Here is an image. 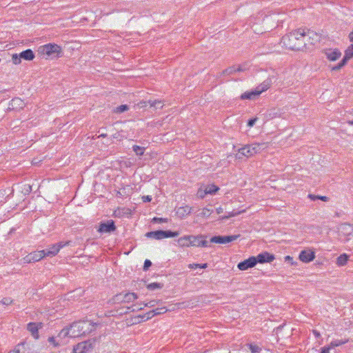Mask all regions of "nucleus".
<instances>
[{
	"mask_svg": "<svg viewBox=\"0 0 353 353\" xmlns=\"http://www.w3.org/2000/svg\"><path fill=\"white\" fill-rule=\"evenodd\" d=\"M169 310H168L165 307H158L155 310H153L154 315H159L165 313Z\"/></svg>",
	"mask_w": 353,
	"mask_h": 353,
	"instance_id": "nucleus-40",
	"label": "nucleus"
},
{
	"mask_svg": "<svg viewBox=\"0 0 353 353\" xmlns=\"http://www.w3.org/2000/svg\"><path fill=\"white\" fill-rule=\"evenodd\" d=\"M154 316L155 315H154V311L151 310L143 316H139V317H140L141 319H145L144 321H146V320H149V319H152Z\"/></svg>",
	"mask_w": 353,
	"mask_h": 353,
	"instance_id": "nucleus-41",
	"label": "nucleus"
},
{
	"mask_svg": "<svg viewBox=\"0 0 353 353\" xmlns=\"http://www.w3.org/2000/svg\"><path fill=\"white\" fill-rule=\"evenodd\" d=\"M314 253L310 250H303L299 254V259L305 263L312 261L314 259Z\"/></svg>",
	"mask_w": 353,
	"mask_h": 353,
	"instance_id": "nucleus-16",
	"label": "nucleus"
},
{
	"mask_svg": "<svg viewBox=\"0 0 353 353\" xmlns=\"http://www.w3.org/2000/svg\"><path fill=\"white\" fill-rule=\"evenodd\" d=\"M179 235V232H172L170 230L164 231L163 230V238H170V237H175Z\"/></svg>",
	"mask_w": 353,
	"mask_h": 353,
	"instance_id": "nucleus-32",
	"label": "nucleus"
},
{
	"mask_svg": "<svg viewBox=\"0 0 353 353\" xmlns=\"http://www.w3.org/2000/svg\"><path fill=\"white\" fill-rule=\"evenodd\" d=\"M65 244H63V243H59L56 245H52L49 249L43 250L45 253V256H55L60 249L63 248Z\"/></svg>",
	"mask_w": 353,
	"mask_h": 353,
	"instance_id": "nucleus-15",
	"label": "nucleus"
},
{
	"mask_svg": "<svg viewBox=\"0 0 353 353\" xmlns=\"http://www.w3.org/2000/svg\"><path fill=\"white\" fill-rule=\"evenodd\" d=\"M270 85V81L266 80L263 81L260 85L256 87L254 90L247 91L241 94V99L243 100L249 99L253 100L259 97L263 92L267 90Z\"/></svg>",
	"mask_w": 353,
	"mask_h": 353,
	"instance_id": "nucleus-4",
	"label": "nucleus"
},
{
	"mask_svg": "<svg viewBox=\"0 0 353 353\" xmlns=\"http://www.w3.org/2000/svg\"><path fill=\"white\" fill-rule=\"evenodd\" d=\"M20 57L27 61H31L34 58V54L32 50L28 49L20 53Z\"/></svg>",
	"mask_w": 353,
	"mask_h": 353,
	"instance_id": "nucleus-23",
	"label": "nucleus"
},
{
	"mask_svg": "<svg viewBox=\"0 0 353 353\" xmlns=\"http://www.w3.org/2000/svg\"><path fill=\"white\" fill-rule=\"evenodd\" d=\"M205 194H205V191L204 192H202L201 190L198 191V196L201 198H203Z\"/></svg>",
	"mask_w": 353,
	"mask_h": 353,
	"instance_id": "nucleus-57",
	"label": "nucleus"
},
{
	"mask_svg": "<svg viewBox=\"0 0 353 353\" xmlns=\"http://www.w3.org/2000/svg\"><path fill=\"white\" fill-rule=\"evenodd\" d=\"M48 342L52 344L54 347H59L63 343V341H60L59 339L57 341L54 336L49 337Z\"/></svg>",
	"mask_w": 353,
	"mask_h": 353,
	"instance_id": "nucleus-35",
	"label": "nucleus"
},
{
	"mask_svg": "<svg viewBox=\"0 0 353 353\" xmlns=\"http://www.w3.org/2000/svg\"><path fill=\"white\" fill-rule=\"evenodd\" d=\"M256 121H257V118H254V119H250L248 122V125L250 128L252 127L255 124Z\"/></svg>",
	"mask_w": 353,
	"mask_h": 353,
	"instance_id": "nucleus-49",
	"label": "nucleus"
},
{
	"mask_svg": "<svg viewBox=\"0 0 353 353\" xmlns=\"http://www.w3.org/2000/svg\"><path fill=\"white\" fill-rule=\"evenodd\" d=\"M199 266H200V264H197V263H192V264L189 265V268L191 269H195V268H199Z\"/></svg>",
	"mask_w": 353,
	"mask_h": 353,
	"instance_id": "nucleus-54",
	"label": "nucleus"
},
{
	"mask_svg": "<svg viewBox=\"0 0 353 353\" xmlns=\"http://www.w3.org/2000/svg\"><path fill=\"white\" fill-rule=\"evenodd\" d=\"M163 284L159 283H152L147 285V288L150 290H154L156 289L162 288Z\"/></svg>",
	"mask_w": 353,
	"mask_h": 353,
	"instance_id": "nucleus-34",
	"label": "nucleus"
},
{
	"mask_svg": "<svg viewBox=\"0 0 353 353\" xmlns=\"http://www.w3.org/2000/svg\"><path fill=\"white\" fill-rule=\"evenodd\" d=\"M239 234L231 236H215L211 238L210 242L225 244L236 240L238 238H239Z\"/></svg>",
	"mask_w": 353,
	"mask_h": 353,
	"instance_id": "nucleus-10",
	"label": "nucleus"
},
{
	"mask_svg": "<svg viewBox=\"0 0 353 353\" xmlns=\"http://www.w3.org/2000/svg\"><path fill=\"white\" fill-rule=\"evenodd\" d=\"M235 72H236V67L235 66H232V67H229L227 69L224 70L222 72V74L230 75V74H233Z\"/></svg>",
	"mask_w": 353,
	"mask_h": 353,
	"instance_id": "nucleus-38",
	"label": "nucleus"
},
{
	"mask_svg": "<svg viewBox=\"0 0 353 353\" xmlns=\"http://www.w3.org/2000/svg\"><path fill=\"white\" fill-rule=\"evenodd\" d=\"M24 102L19 98L12 99L10 106L12 109L20 110L24 107Z\"/></svg>",
	"mask_w": 353,
	"mask_h": 353,
	"instance_id": "nucleus-20",
	"label": "nucleus"
},
{
	"mask_svg": "<svg viewBox=\"0 0 353 353\" xmlns=\"http://www.w3.org/2000/svg\"><path fill=\"white\" fill-rule=\"evenodd\" d=\"M160 301L159 300H152L145 303H143V307H153L159 304Z\"/></svg>",
	"mask_w": 353,
	"mask_h": 353,
	"instance_id": "nucleus-39",
	"label": "nucleus"
},
{
	"mask_svg": "<svg viewBox=\"0 0 353 353\" xmlns=\"http://www.w3.org/2000/svg\"><path fill=\"white\" fill-rule=\"evenodd\" d=\"M133 151L136 153L138 156H142L144 154L145 152V148L141 147L137 145H133L132 147Z\"/></svg>",
	"mask_w": 353,
	"mask_h": 353,
	"instance_id": "nucleus-33",
	"label": "nucleus"
},
{
	"mask_svg": "<svg viewBox=\"0 0 353 353\" xmlns=\"http://www.w3.org/2000/svg\"><path fill=\"white\" fill-rule=\"evenodd\" d=\"M349 256L346 254H341L338 258L336 261V263L339 266H343L345 265L347 261H348Z\"/></svg>",
	"mask_w": 353,
	"mask_h": 353,
	"instance_id": "nucleus-26",
	"label": "nucleus"
},
{
	"mask_svg": "<svg viewBox=\"0 0 353 353\" xmlns=\"http://www.w3.org/2000/svg\"><path fill=\"white\" fill-rule=\"evenodd\" d=\"M249 349L252 352V353H258L261 350L258 345L252 344L249 345Z\"/></svg>",
	"mask_w": 353,
	"mask_h": 353,
	"instance_id": "nucleus-43",
	"label": "nucleus"
},
{
	"mask_svg": "<svg viewBox=\"0 0 353 353\" xmlns=\"http://www.w3.org/2000/svg\"><path fill=\"white\" fill-rule=\"evenodd\" d=\"M203 238V236H192V235H190V243L189 244H190V246H197L199 247V241H200V239H202Z\"/></svg>",
	"mask_w": 353,
	"mask_h": 353,
	"instance_id": "nucleus-27",
	"label": "nucleus"
},
{
	"mask_svg": "<svg viewBox=\"0 0 353 353\" xmlns=\"http://www.w3.org/2000/svg\"><path fill=\"white\" fill-rule=\"evenodd\" d=\"M152 265V262L148 260V259H146L144 262V265H143V270H147L150 266Z\"/></svg>",
	"mask_w": 353,
	"mask_h": 353,
	"instance_id": "nucleus-47",
	"label": "nucleus"
},
{
	"mask_svg": "<svg viewBox=\"0 0 353 353\" xmlns=\"http://www.w3.org/2000/svg\"><path fill=\"white\" fill-rule=\"evenodd\" d=\"M267 148V143H252L250 145H245L239 150L238 153L236 154L237 159H241L243 157H250L265 150Z\"/></svg>",
	"mask_w": 353,
	"mask_h": 353,
	"instance_id": "nucleus-3",
	"label": "nucleus"
},
{
	"mask_svg": "<svg viewBox=\"0 0 353 353\" xmlns=\"http://www.w3.org/2000/svg\"><path fill=\"white\" fill-rule=\"evenodd\" d=\"M106 137V134H101L99 136V137Z\"/></svg>",
	"mask_w": 353,
	"mask_h": 353,
	"instance_id": "nucleus-64",
	"label": "nucleus"
},
{
	"mask_svg": "<svg viewBox=\"0 0 353 353\" xmlns=\"http://www.w3.org/2000/svg\"><path fill=\"white\" fill-rule=\"evenodd\" d=\"M39 327H41V323L37 324L34 323H30L28 324V330L31 332L32 335L35 338L38 339V330Z\"/></svg>",
	"mask_w": 353,
	"mask_h": 353,
	"instance_id": "nucleus-18",
	"label": "nucleus"
},
{
	"mask_svg": "<svg viewBox=\"0 0 353 353\" xmlns=\"http://www.w3.org/2000/svg\"><path fill=\"white\" fill-rule=\"evenodd\" d=\"M316 198H318V199H320L323 201H328V197L327 196H318Z\"/></svg>",
	"mask_w": 353,
	"mask_h": 353,
	"instance_id": "nucleus-55",
	"label": "nucleus"
},
{
	"mask_svg": "<svg viewBox=\"0 0 353 353\" xmlns=\"http://www.w3.org/2000/svg\"><path fill=\"white\" fill-rule=\"evenodd\" d=\"M207 266H208L207 263H203V264H201V265L200 264L199 268H207Z\"/></svg>",
	"mask_w": 353,
	"mask_h": 353,
	"instance_id": "nucleus-61",
	"label": "nucleus"
},
{
	"mask_svg": "<svg viewBox=\"0 0 353 353\" xmlns=\"http://www.w3.org/2000/svg\"><path fill=\"white\" fill-rule=\"evenodd\" d=\"M71 330H70V326L66 327L62 329L60 332L59 333L57 338L60 341H63V339H64L66 337H71Z\"/></svg>",
	"mask_w": 353,
	"mask_h": 353,
	"instance_id": "nucleus-21",
	"label": "nucleus"
},
{
	"mask_svg": "<svg viewBox=\"0 0 353 353\" xmlns=\"http://www.w3.org/2000/svg\"><path fill=\"white\" fill-rule=\"evenodd\" d=\"M129 109L127 105H121L117 108H116L114 110L116 113H122L123 112L127 111Z\"/></svg>",
	"mask_w": 353,
	"mask_h": 353,
	"instance_id": "nucleus-37",
	"label": "nucleus"
},
{
	"mask_svg": "<svg viewBox=\"0 0 353 353\" xmlns=\"http://www.w3.org/2000/svg\"><path fill=\"white\" fill-rule=\"evenodd\" d=\"M320 38L321 36L314 31L307 30L305 32L304 30V39L305 42L307 43V46L310 45H314L320 41Z\"/></svg>",
	"mask_w": 353,
	"mask_h": 353,
	"instance_id": "nucleus-9",
	"label": "nucleus"
},
{
	"mask_svg": "<svg viewBox=\"0 0 353 353\" xmlns=\"http://www.w3.org/2000/svg\"><path fill=\"white\" fill-rule=\"evenodd\" d=\"M217 214H221L223 212V209L221 207L216 208V210Z\"/></svg>",
	"mask_w": 353,
	"mask_h": 353,
	"instance_id": "nucleus-58",
	"label": "nucleus"
},
{
	"mask_svg": "<svg viewBox=\"0 0 353 353\" xmlns=\"http://www.w3.org/2000/svg\"><path fill=\"white\" fill-rule=\"evenodd\" d=\"M148 103L150 107H153L155 109H161L163 107V103L160 100H149Z\"/></svg>",
	"mask_w": 353,
	"mask_h": 353,
	"instance_id": "nucleus-28",
	"label": "nucleus"
},
{
	"mask_svg": "<svg viewBox=\"0 0 353 353\" xmlns=\"http://www.w3.org/2000/svg\"><path fill=\"white\" fill-rule=\"evenodd\" d=\"M256 265V259L255 256H250L246 260L240 262L237 267L240 270H246L249 268H253Z\"/></svg>",
	"mask_w": 353,
	"mask_h": 353,
	"instance_id": "nucleus-13",
	"label": "nucleus"
},
{
	"mask_svg": "<svg viewBox=\"0 0 353 353\" xmlns=\"http://www.w3.org/2000/svg\"><path fill=\"white\" fill-rule=\"evenodd\" d=\"M139 106L143 108V107H146L148 105H149V103H148V101H141L139 103Z\"/></svg>",
	"mask_w": 353,
	"mask_h": 353,
	"instance_id": "nucleus-52",
	"label": "nucleus"
},
{
	"mask_svg": "<svg viewBox=\"0 0 353 353\" xmlns=\"http://www.w3.org/2000/svg\"><path fill=\"white\" fill-rule=\"evenodd\" d=\"M190 235L184 236L182 237H180L177 240L178 245L181 247H190Z\"/></svg>",
	"mask_w": 353,
	"mask_h": 353,
	"instance_id": "nucleus-24",
	"label": "nucleus"
},
{
	"mask_svg": "<svg viewBox=\"0 0 353 353\" xmlns=\"http://www.w3.org/2000/svg\"><path fill=\"white\" fill-rule=\"evenodd\" d=\"M21 57H20V54L18 55L17 54H14L12 57V60L14 64H19L21 63Z\"/></svg>",
	"mask_w": 353,
	"mask_h": 353,
	"instance_id": "nucleus-44",
	"label": "nucleus"
},
{
	"mask_svg": "<svg viewBox=\"0 0 353 353\" xmlns=\"http://www.w3.org/2000/svg\"><path fill=\"white\" fill-rule=\"evenodd\" d=\"M153 221L154 222H159V223H163V222H167L168 221V219H164V218H158V217H154L153 219Z\"/></svg>",
	"mask_w": 353,
	"mask_h": 353,
	"instance_id": "nucleus-48",
	"label": "nucleus"
},
{
	"mask_svg": "<svg viewBox=\"0 0 353 353\" xmlns=\"http://www.w3.org/2000/svg\"><path fill=\"white\" fill-rule=\"evenodd\" d=\"M281 42L287 48L292 50H302L307 48L304 39V30L299 29L282 37Z\"/></svg>",
	"mask_w": 353,
	"mask_h": 353,
	"instance_id": "nucleus-1",
	"label": "nucleus"
},
{
	"mask_svg": "<svg viewBox=\"0 0 353 353\" xmlns=\"http://www.w3.org/2000/svg\"><path fill=\"white\" fill-rule=\"evenodd\" d=\"M116 230V226L112 220L101 223L99 227L98 232L101 233H110Z\"/></svg>",
	"mask_w": 353,
	"mask_h": 353,
	"instance_id": "nucleus-12",
	"label": "nucleus"
},
{
	"mask_svg": "<svg viewBox=\"0 0 353 353\" xmlns=\"http://www.w3.org/2000/svg\"><path fill=\"white\" fill-rule=\"evenodd\" d=\"M39 52L48 56L61 52V48L55 43H48L39 48Z\"/></svg>",
	"mask_w": 353,
	"mask_h": 353,
	"instance_id": "nucleus-8",
	"label": "nucleus"
},
{
	"mask_svg": "<svg viewBox=\"0 0 353 353\" xmlns=\"http://www.w3.org/2000/svg\"><path fill=\"white\" fill-rule=\"evenodd\" d=\"M13 302V300L10 297H6L3 298L1 301L0 303H2L5 305H9Z\"/></svg>",
	"mask_w": 353,
	"mask_h": 353,
	"instance_id": "nucleus-45",
	"label": "nucleus"
},
{
	"mask_svg": "<svg viewBox=\"0 0 353 353\" xmlns=\"http://www.w3.org/2000/svg\"><path fill=\"white\" fill-rule=\"evenodd\" d=\"M244 70H245V68L243 66L239 65L237 68H236V72H241Z\"/></svg>",
	"mask_w": 353,
	"mask_h": 353,
	"instance_id": "nucleus-56",
	"label": "nucleus"
},
{
	"mask_svg": "<svg viewBox=\"0 0 353 353\" xmlns=\"http://www.w3.org/2000/svg\"><path fill=\"white\" fill-rule=\"evenodd\" d=\"M145 307H143V303H139V304H136V305H133L132 306H130V307H127V311L125 312H135V311H139V310H141L144 308Z\"/></svg>",
	"mask_w": 353,
	"mask_h": 353,
	"instance_id": "nucleus-30",
	"label": "nucleus"
},
{
	"mask_svg": "<svg viewBox=\"0 0 353 353\" xmlns=\"http://www.w3.org/2000/svg\"><path fill=\"white\" fill-rule=\"evenodd\" d=\"M308 196L312 199V200H316V199H318V198H316L318 196H315V195H313V194H309Z\"/></svg>",
	"mask_w": 353,
	"mask_h": 353,
	"instance_id": "nucleus-59",
	"label": "nucleus"
},
{
	"mask_svg": "<svg viewBox=\"0 0 353 353\" xmlns=\"http://www.w3.org/2000/svg\"><path fill=\"white\" fill-rule=\"evenodd\" d=\"M94 342L91 340L79 343L73 347V353H88L93 349Z\"/></svg>",
	"mask_w": 353,
	"mask_h": 353,
	"instance_id": "nucleus-7",
	"label": "nucleus"
},
{
	"mask_svg": "<svg viewBox=\"0 0 353 353\" xmlns=\"http://www.w3.org/2000/svg\"><path fill=\"white\" fill-rule=\"evenodd\" d=\"M245 212V210H233L232 212H228L227 215H225V216H220L219 217V219L220 220H225V219H228L229 218H231V217H233V216H237V215H239L243 212Z\"/></svg>",
	"mask_w": 353,
	"mask_h": 353,
	"instance_id": "nucleus-25",
	"label": "nucleus"
},
{
	"mask_svg": "<svg viewBox=\"0 0 353 353\" xmlns=\"http://www.w3.org/2000/svg\"><path fill=\"white\" fill-rule=\"evenodd\" d=\"M313 333L314 334V335L316 336V337H319L320 336V334L316 331V330H314L313 331Z\"/></svg>",
	"mask_w": 353,
	"mask_h": 353,
	"instance_id": "nucleus-62",
	"label": "nucleus"
},
{
	"mask_svg": "<svg viewBox=\"0 0 353 353\" xmlns=\"http://www.w3.org/2000/svg\"><path fill=\"white\" fill-rule=\"evenodd\" d=\"M346 342H347V341L336 340V341H332L329 346L331 348H333L334 347H337V346H339L341 345L345 344Z\"/></svg>",
	"mask_w": 353,
	"mask_h": 353,
	"instance_id": "nucleus-36",
	"label": "nucleus"
},
{
	"mask_svg": "<svg viewBox=\"0 0 353 353\" xmlns=\"http://www.w3.org/2000/svg\"><path fill=\"white\" fill-rule=\"evenodd\" d=\"M353 57V48L350 46L345 52V56L343 58L346 63L348 60Z\"/></svg>",
	"mask_w": 353,
	"mask_h": 353,
	"instance_id": "nucleus-29",
	"label": "nucleus"
},
{
	"mask_svg": "<svg viewBox=\"0 0 353 353\" xmlns=\"http://www.w3.org/2000/svg\"><path fill=\"white\" fill-rule=\"evenodd\" d=\"M212 210L205 208L202 210V212H201L200 215L204 217H208L212 214Z\"/></svg>",
	"mask_w": 353,
	"mask_h": 353,
	"instance_id": "nucleus-42",
	"label": "nucleus"
},
{
	"mask_svg": "<svg viewBox=\"0 0 353 353\" xmlns=\"http://www.w3.org/2000/svg\"><path fill=\"white\" fill-rule=\"evenodd\" d=\"M345 64H346V62L342 59L341 61L339 64H337L336 65H335L332 68V70H339L342 67H343Z\"/></svg>",
	"mask_w": 353,
	"mask_h": 353,
	"instance_id": "nucleus-46",
	"label": "nucleus"
},
{
	"mask_svg": "<svg viewBox=\"0 0 353 353\" xmlns=\"http://www.w3.org/2000/svg\"><path fill=\"white\" fill-rule=\"evenodd\" d=\"M142 199L144 202H149L152 200V198L150 196H143Z\"/></svg>",
	"mask_w": 353,
	"mask_h": 353,
	"instance_id": "nucleus-53",
	"label": "nucleus"
},
{
	"mask_svg": "<svg viewBox=\"0 0 353 353\" xmlns=\"http://www.w3.org/2000/svg\"><path fill=\"white\" fill-rule=\"evenodd\" d=\"M349 38L350 41L353 43V31L349 34Z\"/></svg>",
	"mask_w": 353,
	"mask_h": 353,
	"instance_id": "nucleus-60",
	"label": "nucleus"
},
{
	"mask_svg": "<svg viewBox=\"0 0 353 353\" xmlns=\"http://www.w3.org/2000/svg\"><path fill=\"white\" fill-rule=\"evenodd\" d=\"M138 299L137 294L134 292H128L125 294H117L115 295L112 301L114 303H130Z\"/></svg>",
	"mask_w": 353,
	"mask_h": 353,
	"instance_id": "nucleus-6",
	"label": "nucleus"
},
{
	"mask_svg": "<svg viewBox=\"0 0 353 353\" xmlns=\"http://www.w3.org/2000/svg\"><path fill=\"white\" fill-rule=\"evenodd\" d=\"M255 258L256 259V263H270L275 259L273 254L267 252H264L258 254L256 256H255Z\"/></svg>",
	"mask_w": 353,
	"mask_h": 353,
	"instance_id": "nucleus-14",
	"label": "nucleus"
},
{
	"mask_svg": "<svg viewBox=\"0 0 353 353\" xmlns=\"http://www.w3.org/2000/svg\"><path fill=\"white\" fill-rule=\"evenodd\" d=\"M192 208L188 205L180 207L176 209V214L181 219H183L190 214Z\"/></svg>",
	"mask_w": 353,
	"mask_h": 353,
	"instance_id": "nucleus-17",
	"label": "nucleus"
},
{
	"mask_svg": "<svg viewBox=\"0 0 353 353\" xmlns=\"http://www.w3.org/2000/svg\"><path fill=\"white\" fill-rule=\"evenodd\" d=\"M292 258L290 257V256H285V261H290V260H292Z\"/></svg>",
	"mask_w": 353,
	"mask_h": 353,
	"instance_id": "nucleus-63",
	"label": "nucleus"
},
{
	"mask_svg": "<svg viewBox=\"0 0 353 353\" xmlns=\"http://www.w3.org/2000/svg\"><path fill=\"white\" fill-rule=\"evenodd\" d=\"M325 55L330 61H334L340 57L341 53L338 50L330 49L325 52Z\"/></svg>",
	"mask_w": 353,
	"mask_h": 353,
	"instance_id": "nucleus-19",
	"label": "nucleus"
},
{
	"mask_svg": "<svg viewBox=\"0 0 353 353\" xmlns=\"http://www.w3.org/2000/svg\"><path fill=\"white\" fill-rule=\"evenodd\" d=\"M331 349V347L330 346H327V347H323L322 349H321V353H330V350Z\"/></svg>",
	"mask_w": 353,
	"mask_h": 353,
	"instance_id": "nucleus-51",
	"label": "nucleus"
},
{
	"mask_svg": "<svg viewBox=\"0 0 353 353\" xmlns=\"http://www.w3.org/2000/svg\"><path fill=\"white\" fill-rule=\"evenodd\" d=\"M199 246L201 247H208V242L205 240H201L199 241Z\"/></svg>",
	"mask_w": 353,
	"mask_h": 353,
	"instance_id": "nucleus-50",
	"label": "nucleus"
},
{
	"mask_svg": "<svg viewBox=\"0 0 353 353\" xmlns=\"http://www.w3.org/2000/svg\"><path fill=\"white\" fill-rule=\"evenodd\" d=\"M219 190V188L212 184V185H210L206 187V188L205 189V194H214L215 192H216L217 191Z\"/></svg>",
	"mask_w": 353,
	"mask_h": 353,
	"instance_id": "nucleus-31",
	"label": "nucleus"
},
{
	"mask_svg": "<svg viewBox=\"0 0 353 353\" xmlns=\"http://www.w3.org/2000/svg\"><path fill=\"white\" fill-rule=\"evenodd\" d=\"M339 233L341 238L345 241H350L353 239V225L345 223L340 225Z\"/></svg>",
	"mask_w": 353,
	"mask_h": 353,
	"instance_id": "nucleus-5",
	"label": "nucleus"
},
{
	"mask_svg": "<svg viewBox=\"0 0 353 353\" xmlns=\"http://www.w3.org/2000/svg\"><path fill=\"white\" fill-rule=\"evenodd\" d=\"M96 323L90 321L75 322L70 325L71 338L90 334L95 330Z\"/></svg>",
	"mask_w": 353,
	"mask_h": 353,
	"instance_id": "nucleus-2",
	"label": "nucleus"
},
{
	"mask_svg": "<svg viewBox=\"0 0 353 353\" xmlns=\"http://www.w3.org/2000/svg\"><path fill=\"white\" fill-rule=\"evenodd\" d=\"M45 257L44 251L41 250L38 252H32L26 256L23 260L26 263H34L40 261Z\"/></svg>",
	"mask_w": 353,
	"mask_h": 353,
	"instance_id": "nucleus-11",
	"label": "nucleus"
},
{
	"mask_svg": "<svg viewBox=\"0 0 353 353\" xmlns=\"http://www.w3.org/2000/svg\"><path fill=\"white\" fill-rule=\"evenodd\" d=\"M145 236L148 238L154 239L157 240H161L163 238V230H157L147 232Z\"/></svg>",
	"mask_w": 353,
	"mask_h": 353,
	"instance_id": "nucleus-22",
	"label": "nucleus"
}]
</instances>
